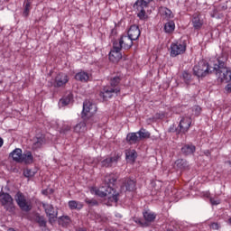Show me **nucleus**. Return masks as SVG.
Wrapping results in <instances>:
<instances>
[{
  "instance_id": "f257e3e1",
  "label": "nucleus",
  "mask_w": 231,
  "mask_h": 231,
  "mask_svg": "<svg viewBox=\"0 0 231 231\" xmlns=\"http://www.w3.org/2000/svg\"><path fill=\"white\" fill-rule=\"evenodd\" d=\"M118 177L115 173L106 174L104 178V186L96 190V196L99 198L108 197L109 199H113L115 203L118 202V197L120 194L115 190V183H116Z\"/></svg>"
},
{
  "instance_id": "f03ea898",
  "label": "nucleus",
  "mask_w": 231,
  "mask_h": 231,
  "mask_svg": "<svg viewBox=\"0 0 231 231\" xmlns=\"http://www.w3.org/2000/svg\"><path fill=\"white\" fill-rule=\"evenodd\" d=\"M213 73L217 76L218 82H224L225 84L231 82V70L226 68L224 58H217L213 62Z\"/></svg>"
},
{
  "instance_id": "7ed1b4c3",
  "label": "nucleus",
  "mask_w": 231,
  "mask_h": 231,
  "mask_svg": "<svg viewBox=\"0 0 231 231\" xmlns=\"http://www.w3.org/2000/svg\"><path fill=\"white\" fill-rule=\"evenodd\" d=\"M121 80L122 79L120 76L112 78L110 80L111 87H105L103 91L100 93V97L106 100V98H111L113 97V93H120V87H118V85L120 84Z\"/></svg>"
},
{
  "instance_id": "20e7f679",
  "label": "nucleus",
  "mask_w": 231,
  "mask_h": 231,
  "mask_svg": "<svg viewBox=\"0 0 231 231\" xmlns=\"http://www.w3.org/2000/svg\"><path fill=\"white\" fill-rule=\"evenodd\" d=\"M193 73L199 79L201 77H207V75H210V73H214V63L208 64L206 60H200L197 65L193 68Z\"/></svg>"
},
{
  "instance_id": "39448f33",
  "label": "nucleus",
  "mask_w": 231,
  "mask_h": 231,
  "mask_svg": "<svg viewBox=\"0 0 231 231\" xmlns=\"http://www.w3.org/2000/svg\"><path fill=\"white\" fill-rule=\"evenodd\" d=\"M14 199L16 205L19 207L22 212H30L33 208V205H32V200L26 199V196L23 194V192L18 191L15 196Z\"/></svg>"
},
{
  "instance_id": "423d86ee",
  "label": "nucleus",
  "mask_w": 231,
  "mask_h": 231,
  "mask_svg": "<svg viewBox=\"0 0 231 231\" xmlns=\"http://www.w3.org/2000/svg\"><path fill=\"white\" fill-rule=\"evenodd\" d=\"M0 204L4 207L6 212H10V214H14L15 212V204H14V198L10 193H0Z\"/></svg>"
},
{
  "instance_id": "0eeeda50",
  "label": "nucleus",
  "mask_w": 231,
  "mask_h": 231,
  "mask_svg": "<svg viewBox=\"0 0 231 231\" xmlns=\"http://www.w3.org/2000/svg\"><path fill=\"white\" fill-rule=\"evenodd\" d=\"M152 0H137L134 5V8L137 10V17L141 21H145L147 19V13L145 12V8H149V3Z\"/></svg>"
},
{
  "instance_id": "6e6552de",
  "label": "nucleus",
  "mask_w": 231,
  "mask_h": 231,
  "mask_svg": "<svg viewBox=\"0 0 231 231\" xmlns=\"http://www.w3.org/2000/svg\"><path fill=\"white\" fill-rule=\"evenodd\" d=\"M192 125V118L189 116H184L180 119L177 127V134H187Z\"/></svg>"
},
{
  "instance_id": "1a4fd4ad",
  "label": "nucleus",
  "mask_w": 231,
  "mask_h": 231,
  "mask_svg": "<svg viewBox=\"0 0 231 231\" xmlns=\"http://www.w3.org/2000/svg\"><path fill=\"white\" fill-rule=\"evenodd\" d=\"M171 56L178 57V55H182V53L187 51V43H185V42L171 43Z\"/></svg>"
},
{
  "instance_id": "9d476101",
  "label": "nucleus",
  "mask_w": 231,
  "mask_h": 231,
  "mask_svg": "<svg viewBox=\"0 0 231 231\" xmlns=\"http://www.w3.org/2000/svg\"><path fill=\"white\" fill-rule=\"evenodd\" d=\"M133 39L128 35H122L118 42H114L115 45L119 47L121 50H131L133 48Z\"/></svg>"
},
{
  "instance_id": "9b49d317",
  "label": "nucleus",
  "mask_w": 231,
  "mask_h": 231,
  "mask_svg": "<svg viewBox=\"0 0 231 231\" xmlns=\"http://www.w3.org/2000/svg\"><path fill=\"white\" fill-rule=\"evenodd\" d=\"M69 82V76L64 72H60L54 79V88H66V84Z\"/></svg>"
},
{
  "instance_id": "f8f14e48",
  "label": "nucleus",
  "mask_w": 231,
  "mask_h": 231,
  "mask_svg": "<svg viewBox=\"0 0 231 231\" xmlns=\"http://www.w3.org/2000/svg\"><path fill=\"white\" fill-rule=\"evenodd\" d=\"M97 111V108L96 104L91 103L88 100L83 103V116H88V118H91V116H94Z\"/></svg>"
},
{
  "instance_id": "ddd939ff",
  "label": "nucleus",
  "mask_w": 231,
  "mask_h": 231,
  "mask_svg": "<svg viewBox=\"0 0 231 231\" xmlns=\"http://www.w3.org/2000/svg\"><path fill=\"white\" fill-rule=\"evenodd\" d=\"M42 208H44L47 217H49L50 223H51V220L56 219L57 216H59V212L55 210L53 205L42 203Z\"/></svg>"
},
{
  "instance_id": "4468645a",
  "label": "nucleus",
  "mask_w": 231,
  "mask_h": 231,
  "mask_svg": "<svg viewBox=\"0 0 231 231\" xmlns=\"http://www.w3.org/2000/svg\"><path fill=\"white\" fill-rule=\"evenodd\" d=\"M122 49L117 47L115 43H113V49L109 53V60L111 62H118L122 59Z\"/></svg>"
},
{
  "instance_id": "2eb2a0df",
  "label": "nucleus",
  "mask_w": 231,
  "mask_h": 231,
  "mask_svg": "<svg viewBox=\"0 0 231 231\" xmlns=\"http://www.w3.org/2000/svg\"><path fill=\"white\" fill-rule=\"evenodd\" d=\"M174 168L177 171H180V172H185V171L190 170V165L189 164V162L185 159H178L175 161Z\"/></svg>"
},
{
  "instance_id": "dca6fc26",
  "label": "nucleus",
  "mask_w": 231,
  "mask_h": 231,
  "mask_svg": "<svg viewBox=\"0 0 231 231\" xmlns=\"http://www.w3.org/2000/svg\"><path fill=\"white\" fill-rule=\"evenodd\" d=\"M159 14L162 21H171V19H174V14H172V11L167 7L161 6L159 8Z\"/></svg>"
},
{
  "instance_id": "f3484780",
  "label": "nucleus",
  "mask_w": 231,
  "mask_h": 231,
  "mask_svg": "<svg viewBox=\"0 0 231 231\" xmlns=\"http://www.w3.org/2000/svg\"><path fill=\"white\" fill-rule=\"evenodd\" d=\"M191 24L194 30H201L203 28L204 21L201 19L200 14H194L191 18Z\"/></svg>"
},
{
  "instance_id": "a211bd4d",
  "label": "nucleus",
  "mask_w": 231,
  "mask_h": 231,
  "mask_svg": "<svg viewBox=\"0 0 231 231\" xmlns=\"http://www.w3.org/2000/svg\"><path fill=\"white\" fill-rule=\"evenodd\" d=\"M140 28L137 25H132L128 30L127 36L134 41H137L140 38Z\"/></svg>"
},
{
  "instance_id": "6ab92c4d",
  "label": "nucleus",
  "mask_w": 231,
  "mask_h": 231,
  "mask_svg": "<svg viewBox=\"0 0 231 231\" xmlns=\"http://www.w3.org/2000/svg\"><path fill=\"white\" fill-rule=\"evenodd\" d=\"M123 187H125V189L128 190V192H133L134 190H136V180L126 178L123 181Z\"/></svg>"
},
{
  "instance_id": "aec40b11",
  "label": "nucleus",
  "mask_w": 231,
  "mask_h": 231,
  "mask_svg": "<svg viewBox=\"0 0 231 231\" xmlns=\"http://www.w3.org/2000/svg\"><path fill=\"white\" fill-rule=\"evenodd\" d=\"M20 163H25L26 165L33 163V154H32V152L27 151L23 153Z\"/></svg>"
},
{
  "instance_id": "412c9836",
  "label": "nucleus",
  "mask_w": 231,
  "mask_h": 231,
  "mask_svg": "<svg viewBox=\"0 0 231 231\" xmlns=\"http://www.w3.org/2000/svg\"><path fill=\"white\" fill-rule=\"evenodd\" d=\"M45 139L42 135L36 136L33 138V143L32 146V151H37L38 149H41L42 145H44Z\"/></svg>"
},
{
  "instance_id": "4be33fe9",
  "label": "nucleus",
  "mask_w": 231,
  "mask_h": 231,
  "mask_svg": "<svg viewBox=\"0 0 231 231\" xmlns=\"http://www.w3.org/2000/svg\"><path fill=\"white\" fill-rule=\"evenodd\" d=\"M87 131L88 126L86 125V121H81L74 126V133H77L78 134H84Z\"/></svg>"
},
{
  "instance_id": "5701e85b",
  "label": "nucleus",
  "mask_w": 231,
  "mask_h": 231,
  "mask_svg": "<svg viewBox=\"0 0 231 231\" xmlns=\"http://www.w3.org/2000/svg\"><path fill=\"white\" fill-rule=\"evenodd\" d=\"M180 151L184 156H190V154H194V152H196V146L193 144H185L181 147Z\"/></svg>"
},
{
  "instance_id": "b1692460",
  "label": "nucleus",
  "mask_w": 231,
  "mask_h": 231,
  "mask_svg": "<svg viewBox=\"0 0 231 231\" xmlns=\"http://www.w3.org/2000/svg\"><path fill=\"white\" fill-rule=\"evenodd\" d=\"M126 142L129 145H134L140 142V137L138 136V133H129L126 135Z\"/></svg>"
},
{
  "instance_id": "393cba45",
  "label": "nucleus",
  "mask_w": 231,
  "mask_h": 231,
  "mask_svg": "<svg viewBox=\"0 0 231 231\" xmlns=\"http://www.w3.org/2000/svg\"><path fill=\"white\" fill-rule=\"evenodd\" d=\"M10 156L13 158L14 162L21 163V160L23 158V150L21 148H16L10 153Z\"/></svg>"
},
{
  "instance_id": "a878e982",
  "label": "nucleus",
  "mask_w": 231,
  "mask_h": 231,
  "mask_svg": "<svg viewBox=\"0 0 231 231\" xmlns=\"http://www.w3.org/2000/svg\"><path fill=\"white\" fill-rule=\"evenodd\" d=\"M73 100V94L69 93L66 96H63L62 98L59 101L60 107H65V106L69 105V103Z\"/></svg>"
},
{
  "instance_id": "bb28decb",
  "label": "nucleus",
  "mask_w": 231,
  "mask_h": 231,
  "mask_svg": "<svg viewBox=\"0 0 231 231\" xmlns=\"http://www.w3.org/2000/svg\"><path fill=\"white\" fill-rule=\"evenodd\" d=\"M68 205L70 210H82L84 208V204L77 200H69Z\"/></svg>"
},
{
  "instance_id": "cd10ccee",
  "label": "nucleus",
  "mask_w": 231,
  "mask_h": 231,
  "mask_svg": "<svg viewBox=\"0 0 231 231\" xmlns=\"http://www.w3.org/2000/svg\"><path fill=\"white\" fill-rule=\"evenodd\" d=\"M174 30H176V23L172 20H168V22L164 23L165 33H173Z\"/></svg>"
},
{
  "instance_id": "c85d7f7f",
  "label": "nucleus",
  "mask_w": 231,
  "mask_h": 231,
  "mask_svg": "<svg viewBox=\"0 0 231 231\" xmlns=\"http://www.w3.org/2000/svg\"><path fill=\"white\" fill-rule=\"evenodd\" d=\"M89 73L86 71H80L75 75V79L79 82H88V80H89Z\"/></svg>"
},
{
  "instance_id": "c756f323",
  "label": "nucleus",
  "mask_w": 231,
  "mask_h": 231,
  "mask_svg": "<svg viewBox=\"0 0 231 231\" xmlns=\"http://www.w3.org/2000/svg\"><path fill=\"white\" fill-rule=\"evenodd\" d=\"M125 156L128 162H132V163H134V162H136V158L138 157V153L135 150H126Z\"/></svg>"
},
{
  "instance_id": "7c9ffc66",
  "label": "nucleus",
  "mask_w": 231,
  "mask_h": 231,
  "mask_svg": "<svg viewBox=\"0 0 231 231\" xmlns=\"http://www.w3.org/2000/svg\"><path fill=\"white\" fill-rule=\"evenodd\" d=\"M143 216L144 217V220L147 221V223H152V221L156 219V214L152 211H144L143 213Z\"/></svg>"
},
{
  "instance_id": "2f4dec72",
  "label": "nucleus",
  "mask_w": 231,
  "mask_h": 231,
  "mask_svg": "<svg viewBox=\"0 0 231 231\" xmlns=\"http://www.w3.org/2000/svg\"><path fill=\"white\" fill-rule=\"evenodd\" d=\"M34 221L38 223L39 226H46V218H44L42 216H40L39 213L35 215Z\"/></svg>"
},
{
  "instance_id": "473e14b6",
  "label": "nucleus",
  "mask_w": 231,
  "mask_h": 231,
  "mask_svg": "<svg viewBox=\"0 0 231 231\" xmlns=\"http://www.w3.org/2000/svg\"><path fill=\"white\" fill-rule=\"evenodd\" d=\"M137 134L139 135V140H143L145 138H151V134L143 128L139 130L137 132Z\"/></svg>"
},
{
  "instance_id": "72a5a7b5",
  "label": "nucleus",
  "mask_w": 231,
  "mask_h": 231,
  "mask_svg": "<svg viewBox=\"0 0 231 231\" xmlns=\"http://www.w3.org/2000/svg\"><path fill=\"white\" fill-rule=\"evenodd\" d=\"M182 79H183L185 84H187V86H189V84H190V82H192V74H190L187 71H184L182 73Z\"/></svg>"
},
{
  "instance_id": "f704fd0d",
  "label": "nucleus",
  "mask_w": 231,
  "mask_h": 231,
  "mask_svg": "<svg viewBox=\"0 0 231 231\" xmlns=\"http://www.w3.org/2000/svg\"><path fill=\"white\" fill-rule=\"evenodd\" d=\"M32 6V2L27 0L24 5V9H23V17H28L30 15V8Z\"/></svg>"
},
{
  "instance_id": "c9c22d12",
  "label": "nucleus",
  "mask_w": 231,
  "mask_h": 231,
  "mask_svg": "<svg viewBox=\"0 0 231 231\" xmlns=\"http://www.w3.org/2000/svg\"><path fill=\"white\" fill-rule=\"evenodd\" d=\"M101 167H113V162L111 161V158H106V159H104L102 162H101Z\"/></svg>"
},
{
  "instance_id": "e433bc0d",
  "label": "nucleus",
  "mask_w": 231,
  "mask_h": 231,
  "mask_svg": "<svg viewBox=\"0 0 231 231\" xmlns=\"http://www.w3.org/2000/svg\"><path fill=\"white\" fill-rule=\"evenodd\" d=\"M122 158V153L121 152H115L112 157H110V160L113 163H118V160Z\"/></svg>"
},
{
  "instance_id": "4c0bfd02",
  "label": "nucleus",
  "mask_w": 231,
  "mask_h": 231,
  "mask_svg": "<svg viewBox=\"0 0 231 231\" xmlns=\"http://www.w3.org/2000/svg\"><path fill=\"white\" fill-rule=\"evenodd\" d=\"M23 176L25 178H33V176H35V171H32V169H25L23 171Z\"/></svg>"
},
{
  "instance_id": "58836bf2",
  "label": "nucleus",
  "mask_w": 231,
  "mask_h": 231,
  "mask_svg": "<svg viewBox=\"0 0 231 231\" xmlns=\"http://www.w3.org/2000/svg\"><path fill=\"white\" fill-rule=\"evenodd\" d=\"M85 203L90 207H97L98 205V201H97V199H90L88 198L85 199Z\"/></svg>"
},
{
  "instance_id": "ea45409f",
  "label": "nucleus",
  "mask_w": 231,
  "mask_h": 231,
  "mask_svg": "<svg viewBox=\"0 0 231 231\" xmlns=\"http://www.w3.org/2000/svg\"><path fill=\"white\" fill-rule=\"evenodd\" d=\"M69 131H71V126L66 125L60 129V133L63 134H66Z\"/></svg>"
},
{
  "instance_id": "a19ab883",
  "label": "nucleus",
  "mask_w": 231,
  "mask_h": 231,
  "mask_svg": "<svg viewBox=\"0 0 231 231\" xmlns=\"http://www.w3.org/2000/svg\"><path fill=\"white\" fill-rule=\"evenodd\" d=\"M193 111L195 112L196 116H199L201 114V107L199 106H195Z\"/></svg>"
},
{
  "instance_id": "79ce46f5",
  "label": "nucleus",
  "mask_w": 231,
  "mask_h": 231,
  "mask_svg": "<svg viewBox=\"0 0 231 231\" xmlns=\"http://www.w3.org/2000/svg\"><path fill=\"white\" fill-rule=\"evenodd\" d=\"M210 228H212V230H219V224L214 222L210 225Z\"/></svg>"
},
{
  "instance_id": "37998d69",
  "label": "nucleus",
  "mask_w": 231,
  "mask_h": 231,
  "mask_svg": "<svg viewBox=\"0 0 231 231\" xmlns=\"http://www.w3.org/2000/svg\"><path fill=\"white\" fill-rule=\"evenodd\" d=\"M169 133H177L178 134V128H176V126H174V125H172L169 128Z\"/></svg>"
},
{
  "instance_id": "c03bdc74",
  "label": "nucleus",
  "mask_w": 231,
  "mask_h": 231,
  "mask_svg": "<svg viewBox=\"0 0 231 231\" xmlns=\"http://www.w3.org/2000/svg\"><path fill=\"white\" fill-rule=\"evenodd\" d=\"M210 203H211V205H219V203H221V200H219V199L216 200L215 199L211 198Z\"/></svg>"
},
{
  "instance_id": "a18cd8bd",
  "label": "nucleus",
  "mask_w": 231,
  "mask_h": 231,
  "mask_svg": "<svg viewBox=\"0 0 231 231\" xmlns=\"http://www.w3.org/2000/svg\"><path fill=\"white\" fill-rule=\"evenodd\" d=\"M62 221H66V223H69L70 219L69 216L61 217Z\"/></svg>"
},
{
  "instance_id": "49530a36",
  "label": "nucleus",
  "mask_w": 231,
  "mask_h": 231,
  "mask_svg": "<svg viewBox=\"0 0 231 231\" xmlns=\"http://www.w3.org/2000/svg\"><path fill=\"white\" fill-rule=\"evenodd\" d=\"M226 91H227V93H231V83L227 84L225 88Z\"/></svg>"
},
{
  "instance_id": "de8ad7c7",
  "label": "nucleus",
  "mask_w": 231,
  "mask_h": 231,
  "mask_svg": "<svg viewBox=\"0 0 231 231\" xmlns=\"http://www.w3.org/2000/svg\"><path fill=\"white\" fill-rule=\"evenodd\" d=\"M5 141L0 137V148L3 147Z\"/></svg>"
},
{
  "instance_id": "09e8293b",
  "label": "nucleus",
  "mask_w": 231,
  "mask_h": 231,
  "mask_svg": "<svg viewBox=\"0 0 231 231\" xmlns=\"http://www.w3.org/2000/svg\"><path fill=\"white\" fill-rule=\"evenodd\" d=\"M76 231H88V229H86L84 227H79Z\"/></svg>"
},
{
  "instance_id": "8fccbe9b",
  "label": "nucleus",
  "mask_w": 231,
  "mask_h": 231,
  "mask_svg": "<svg viewBox=\"0 0 231 231\" xmlns=\"http://www.w3.org/2000/svg\"><path fill=\"white\" fill-rule=\"evenodd\" d=\"M227 223L231 226V217L228 218Z\"/></svg>"
},
{
  "instance_id": "3c124183",
  "label": "nucleus",
  "mask_w": 231,
  "mask_h": 231,
  "mask_svg": "<svg viewBox=\"0 0 231 231\" xmlns=\"http://www.w3.org/2000/svg\"><path fill=\"white\" fill-rule=\"evenodd\" d=\"M82 118H84V120H86V118H88V116H82Z\"/></svg>"
},
{
  "instance_id": "603ef678",
  "label": "nucleus",
  "mask_w": 231,
  "mask_h": 231,
  "mask_svg": "<svg viewBox=\"0 0 231 231\" xmlns=\"http://www.w3.org/2000/svg\"><path fill=\"white\" fill-rule=\"evenodd\" d=\"M229 165L231 166V160L229 161Z\"/></svg>"
},
{
  "instance_id": "864d4df0",
  "label": "nucleus",
  "mask_w": 231,
  "mask_h": 231,
  "mask_svg": "<svg viewBox=\"0 0 231 231\" xmlns=\"http://www.w3.org/2000/svg\"><path fill=\"white\" fill-rule=\"evenodd\" d=\"M42 194H46V191H42Z\"/></svg>"
}]
</instances>
